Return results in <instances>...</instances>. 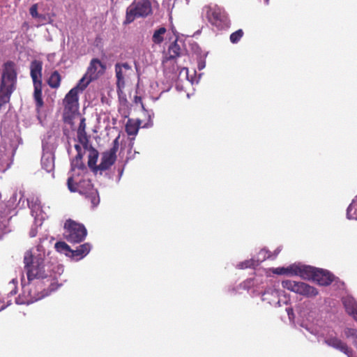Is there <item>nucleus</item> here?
Segmentation results:
<instances>
[{
	"label": "nucleus",
	"instance_id": "f257e3e1",
	"mask_svg": "<svg viewBox=\"0 0 357 357\" xmlns=\"http://www.w3.org/2000/svg\"><path fill=\"white\" fill-rule=\"evenodd\" d=\"M58 287L55 279L38 280L34 282L29 281L22 286V292L17 298V303L29 305L48 296Z\"/></svg>",
	"mask_w": 357,
	"mask_h": 357
},
{
	"label": "nucleus",
	"instance_id": "f03ea898",
	"mask_svg": "<svg viewBox=\"0 0 357 357\" xmlns=\"http://www.w3.org/2000/svg\"><path fill=\"white\" fill-rule=\"evenodd\" d=\"M17 68L13 61H7L2 65L0 77V111L10 102L12 93L16 89Z\"/></svg>",
	"mask_w": 357,
	"mask_h": 357
},
{
	"label": "nucleus",
	"instance_id": "7ed1b4c3",
	"mask_svg": "<svg viewBox=\"0 0 357 357\" xmlns=\"http://www.w3.org/2000/svg\"><path fill=\"white\" fill-rule=\"evenodd\" d=\"M24 264L29 281L34 279H54L52 276L50 266L45 264L41 255L35 256L31 251H26L24 256Z\"/></svg>",
	"mask_w": 357,
	"mask_h": 357
},
{
	"label": "nucleus",
	"instance_id": "20e7f679",
	"mask_svg": "<svg viewBox=\"0 0 357 357\" xmlns=\"http://www.w3.org/2000/svg\"><path fill=\"white\" fill-rule=\"evenodd\" d=\"M67 185L70 192H79L90 201L92 208H95L99 204L100 197L98 190L94 188L89 178H82L77 181L73 176H70L68 178Z\"/></svg>",
	"mask_w": 357,
	"mask_h": 357
},
{
	"label": "nucleus",
	"instance_id": "39448f33",
	"mask_svg": "<svg viewBox=\"0 0 357 357\" xmlns=\"http://www.w3.org/2000/svg\"><path fill=\"white\" fill-rule=\"evenodd\" d=\"M43 62L35 59L30 64V75L33 81L34 92L33 98L38 108L43 106L42 97L43 82H42Z\"/></svg>",
	"mask_w": 357,
	"mask_h": 357
},
{
	"label": "nucleus",
	"instance_id": "423d86ee",
	"mask_svg": "<svg viewBox=\"0 0 357 357\" xmlns=\"http://www.w3.org/2000/svg\"><path fill=\"white\" fill-rule=\"evenodd\" d=\"M152 13L151 0H134L127 8L124 24L132 23L136 18L146 17Z\"/></svg>",
	"mask_w": 357,
	"mask_h": 357
},
{
	"label": "nucleus",
	"instance_id": "0eeeda50",
	"mask_svg": "<svg viewBox=\"0 0 357 357\" xmlns=\"http://www.w3.org/2000/svg\"><path fill=\"white\" fill-rule=\"evenodd\" d=\"M63 230L65 239L70 243H81L87 235V230L84 225L71 219L65 222Z\"/></svg>",
	"mask_w": 357,
	"mask_h": 357
},
{
	"label": "nucleus",
	"instance_id": "6e6552de",
	"mask_svg": "<svg viewBox=\"0 0 357 357\" xmlns=\"http://www.w3.org/2000/svg\"><path fill=\"white\" fill-rule=\"evenodd\" d=\"M206 17L208 21L218 29L228 28L230 20L224 8L214 5L206 7Z\"/></svg>",
	"mask_w": 357,
	"mask_h": 357
},
{
	"label": "nucleus",
	"instance_id": "1a4fd4ad",
	"mask_svg": "<svg viewBox=\"0 0 357 357\" xmlns=\"http://www.w3.org/2000/svg\"><path fill=\"white\" fill-rule=\"evenodd\" d=\"M63 104L64 106V121L71 123L72 117L79 109V96L76 89H71L66 95Z\"/></svg>",
	"mask_w": 357,
	"mask_h": 357
},
{
	"label": "nucleus",
	"instance_id": "9d476101",
	"mask_svg": "<svg viewBox=\"0 0 357 357\" xmlns=\"http://www.w3.org/2000/svg\"><path fill=\"white\" fill-rule=\"evenodd\" d=\"M282 287L307 298L314 297L319 294L315 287L303 282L287 280L282 282Z\"/></svg>",
	"mask_w": 357,
	"mask_h": 357
},
{
	"label": "nucleus",
	"instance_id": "9b49d317",
	"mask_svg": "<svg viewBox=\"0 0 357 357\" xmlns=\"http://www.w3.org/2000/svg\"><path fill=\"white\" fill-rule=\"evenodd\" d=\"M119 137H117L112 143V147L107 151L102 153L100 163L97 168L101 174L102 171L109 169L116 160V152L119 147Z\"/></svg>",
	"mask_w": 357,
	"mask_h": 357
},
{
	"label": "nucleus",
	"instance_id": "f8f14e48",
	"mask_svg": "<svg viewBox=\"0 0 357 357\" xmlns=\"http://www.w3.org/2000/svg\"><path fill=\"white\" fill-rule=\"evenodd\" d=\"M106 65L99 59L93 58L89 63L86 74L91 78V79L96 80L104 75Z\"/></svg>",
	"mask_w": 357,
	"mask_h": 357
},
{
	"label": "nucleus",
	"instance_id": "ddd939ff",
	"mask_svg": "<svg viewBox=\"0 0 357 357\" xmlns=\"http://www.w3.org/2000/svg\"><path fill=\"white\" fill-rule=\"evenodd\" d=\"M131 66L128 63H116L115 65V73L116 77V87L118 91H122L125 87L126 71H131Z\"/></svg>",
	"mask_w": 357,
	"mask_h": 357
},
{
	"label": "nucleus",
	"instance_id": "4468645a",
	"mask_svg": "<svg viewBox=\"0 0 357 357\" xmlns=\"http://www.w3.org/2000/svg\"><path fill=\"white\" fill-rule=\"evenodd\" d=\"M184 56L183 51L177 40L172 43L168 48V55L162 60V66H167L169 63H175L176 58Z\"/></svg>",
	"mask_w": 357,
	"mask_h": 357
},
{
	"label": "nucleus",
	"instance_id": "2eb2a0df",
	"mask_svg": "<svg viewBox=\"0 0 357 357\" xmlns=\"http://www.w3.org/2000/svg\"><path fill=\"white\" fill-rule=\"evenodd\" d=\"M324 342L329 347L337 349L345 354L348 357H352V349L347 344L337 337H328L325 339Z\"/></svg>",
	"mask_w": 357,
	"mask_h": 357
},
{
	"label": "nucleus",
	"instance_id": "dca6fc26",
	"mask_svg": "<svg viewBox=\"0 0 357 357\" xmlns=\"http://www.w3.org/2000/svg\"><path fill=\"white\" fill-rule=\"evenodd\" d=\"M335 276L328 271L317 268L312 280L321 286H328L334 280Z\"/></svg>",
	"mask_w": 357,
	"mask_h": 357
},
{
	"label": "nucleus",
	"instance_id": "f3484780",
	"mask_svg": "<svg viewBox=\"0 0 357 357\" xmlns=\"http://www.w3.org/2000/svg\"><path fill=\"white\" fill-rule=\"evenodd\" d=\"M86 119L82 117L77 130V137L83 148H86L87 144L89 143V137L86 134Z\"/></svg>",
	"mask_w": 357,
	"mask_h": 357
},
{
	"label": "nucleus",
	"instance_id": "a211bd4d",
	"mask_svg": "<svg viewBox=\"0 0 357 357\" xmlns=\"http://www.w3.org/2000/svg\"><path fill=\"white\" fill-rule=\"evenodd\" d=\"M84 151H88L89 155H88V166L93 169V171L96 173H97L99 169H98L96 165L98 158V151L93 148L91 145L89 144V143L87 144V146L86 148H83Z\"/></svg>",
	"mask_w": 357,
	"mask_h": 357
},
{
	"label": "nucleus",
	"instance_id": "6ab92c4d",
	"mask_svg": "<svg viewBox=\"0 0 357 357\" xmlns=\"http://www.w3.org/2000/svg\"><path fill=\"white\" fill-rule=\"evenodd\" d=\"M91 249V245L89 243L78 246L76 250H72L70 258L79 261L86 257Z\"/></svg>",
	"mask_w": 357,
	"mask_h": 357
},
{
	"label": "nucleus",
	"instance_id": "aec40b11",
	"mask_svg": "<svg viewBox=\"0 0 357 357\" xmlns=\"http://www.w3.org/2000/svg\"><path fill=\"white\" fill-rule=\"evenodd\" d=\"M142 121L139 119H128L126 124V132L129 136L134 137L137 135Z\"/></svg>",
	"mask_w": 357,
	"mask_h": 357
},
{
	"label": "nucleus",
	"instance_id": "412c9836",
	"mask_svg": "<svg viewBox=\"0 0 357 357\" xmlns=\"http://www.w3.org/2000/svg\"><path fill=\"white\" fill-rule=\"evenodd\" d=\"M279 296L278 291L275 288L266 289L261 295L263 301H267L268 303L272 304L275 303Z\"/></svg>",
	"mask_w": 357,
	"mask_h": 357
},
{
	"label": "nucleus",
	"instance_id": "4be33fe9",
	"mask_svg": "<svg viewBox=\"0 0 357 357\" xmlns=\"http://www.w3.org/2000/svg\"><path fill=\"white\" fill-rule=\"evenodd\" d=\"M316 269L317 268L310 266L301 264L298 276L304 280H312Z\"/></svg>",
	"mask_w": 357,
	"mask_h": 357
},
{
	"label": "nucleus",
	"instance_id": "5701e85b",
	"mask_svg": "<svg viewBox=\"0 0 357 357\" xmlns=\"http://www.w3.org/2000/svg\"><path fill=\"white\" fill-rule=\"evenodd\" d=\"M9 223L10 218L3 216L0 218V241L3 238L4 235L11 231Z\"/></svg>",
	"mask_w": 357,
	"mask_h": 357
},
{
	"label": "nucleus",
	"instance_id": "b1692460",
	"mask_svg": "<svg viewBox=\"0 0 357 357\" xmlns=\"http://www.w3.org/2000/svg\"><path fill=\"white\" fill-rule=\"evenodd\" d=\"M61 77L57 70H54L47 80L48 85L52 89H57L61 84Z\"/></svg>",
	"mask_w": 357,
	"mask_h": 357
},
{
	"label": "nucleus",
	"instance_id": "393cba45",
	"mask_svg": "<svg viewBox=\"0 0 357 357\" xmlns=\"http://www.w3.org/2000/svg\"><path fill=\"white\" fill-rule=\"evenodd\" d=\"M163 68H164L165 73H167V74H174V73H176L179 70H180V73L182 71H185V73H188V68H185V67L181 68V67H180L178 65L177 61H176V59H175V63H169L167 65V66H163Z\"/></svg>",
	"mask_w": 357,
	"mask_h": 357
},
{
	"label": "nucleus",
	"instance_id": "a878e982",
	"mask_svg": "<svg viewBox=\"0 0 357 357\" xmlns=\"http://www.w3.org/2000/svg\"><path fill=\"white\" fill-rule=\"evenodd\" d=\"M167 32L165 27H160L156 29L152 36V41L154 44L160 45L164 40V35Z\"/></svg>",
	"mask_w": 357,
	"mask_h": 357
},
{
	"label": "nucleus",
	"instance_id": "bb28decb",
	"mask_svg": "<svg viewBox=\"0 0 357 357\" xmlns=\"http://www.w3.org/2000/svg\"><path fill=\"white\" fill-rule=\"evenodd\" d=\"M54 248L57 252L64 254L66 256L70 257L72 249L66 242H56L55 243Z\"/></svg>",
	"mask_w": 357,
	"mask_h": 357
},
{
	"label": "nucleus",
	"instance_id": "cd10ccee",
	"mask_svg": "<svg viewBox=\"0 0 357 357\" xmlns=\"http://www.w3.org/2000/svg\"><path fill=\"white\" fill-rule=\"evenodd\" d=\"M92 81L93 80L91 79V78L85 73L77 84L73 89H76L77 93H79V91H83Z\"/></svg>",
	"mask_w": 357,
	"mask_h": 357
},
{
	"label": "nucleus",
	"instance_id": "c85d7f7f",
	"mask_svg": "<svg viewBox=\"0 0 357 357\" xmlns=\"http://www.w3.org/2000/svg\"><path fill=\"white\" fill-rule=\"evenodd\" d=\"M83 155L84 153H79L76 155L75 158L71 162L72 170H75V169H85V165L82 161Z\"/></svg>",
	"mask_w": 357,
	"mask_h": 357
},
{
	"label": "nucleus",
	"instance_id": "c756f323",
	"mask_svg": "<svg viewBox=\"0 0 357 357\" xmlns=\"http://www.w3.org/2000/svg\"><path fill=\"white\" fill-rule=\"evenodd\" d=\"M243 35L244 32L242 29H238L235 32L232 33L229 36L231 43L234 44L237 43L238 42H239V40L241 39Z\"/></svg>",
	"mask_w": 357,
	"mask_h": 357
},
{
	"label": "nucleus",
	"instance_id": "7c9ffc66",
	"mask_svg": "<svg viewBox=\"0 0 357 357\" xmlns=\"http://www.w3.org/2000/svg\"><path fill=\"white\" fill-rule=\"evenodd\" d=\"M42 167L47 172H50L54 169V162L52 159L50 158H43L42 159Z\"/></svg>",
	"mask_w": 357,
	"mask_h": 357
},
{
	"label": "nucleus",
	"instance_id": "2f4dec72",
	"mask_svg": "<svg viewBox=\"0 0 357 357\" xmlns=\"http://www.w3.org/2000/svg\"><path fill=\"white\" fill-rule=\"evenodd\" d=\"M301 264H291L287 267L288 275H298Z\"/></svg>",
	"mask_w": 357,
	"mask_h": 357
},
{
	"label": "nucleus",
	"instance_id": "473e14b6",
	"mask_svg": "<svg viewBox=\"0 0 357 357\" xmlns=\"http://www.w3.org/2000/svg\"><path fill=\"white\" fill-rule=\"evenodd\" d=\"M273 272L278 275H288L287 267V268H284V267L276 268L273 271Z\"/></svg>",
	"mask_w": 357,
	"mask_h": 357
},
{
	"label": "nucleus",
	"instance_id": "72a5a7b5",
	"mask_svg": "<svg viewBox=\"0 0 357 357\" xmlns=\"http://www.w3.org/2000/svg\"><path fill=\"white\" fill-rule=\"evenodd\" d=\"M29 13L33 17L36 18V17H39L38 13L37 4H33V6H31V7L29 9Z\"/></svg>",
	"mask_w": 357,
	"mask_h": 357
},
{
	"label": "nucleus",
	"instance_id": "f704fd0d",
	"mask_svg": "<svg viewBox=\"0 0 357 357\" xmlns=\"http://www.w3.org/2000/svg\"><path fill=\"white\" fill-rule=\"evenodd\" d=\"M354 210L355 211H357V197L353 199L352 202L350 204V205L348 207V213Z\"/></svg>",
	"mask_w": 357,
	"mask_h": 357
},
{
	"label": "nucleus",
	"instance_id": "c9c22d12",
	"mask_svg": "<svg viewBox=\"0 0 357 357\" xmlns=\"http://www.w3.org/2000/svg\"><path fill=\"white\" fill-rule=\"evenodd\" d=\"M345 335L349 337V336H355L356 335V331L354 329H352V328H347V331H345Z\"/></svg>",
	"mask_w": 357,
	"mask_h": 357
},
{
	"label": "nucleus",
	"instance_id": "e433bc0d",
	"mask_svg": "<svg viewBox=\"0 0 357 357\" xmlns=\"http://www.w3.org/2000/svg\"><path fill=\"white\" fill-rule=\"evenodd\" d=\"M37 235V229L36 227L32 228L29 231L30 237H35Z\"/></svg>",
	"mask_w": 357,
	"mask_h": 357
},
{
	"label": "nucleus",
	"instance_id": "4c0bfd02",
	"mask_svg": "<svg viewBox=\"0 0 357 357\" xmlns=\"http://www.w3.org/2000/svg\"><path fill=\"white\" fill-rule=\"evenodd\" d=\"M268 251L265 249H263L260 251L259 252V255H264V259H265L266 258L268 259V258H271V255L270 254L268 255V256L266 257V255L268 254Z\"/></svg>",
	"mask_w": 357,
	"mask_h": 357
},
{
	"label": "nucleus",
	"instance_id": "58836bf2",
	"mask_svg": "<svg viewBox=\"0 0 357 357\" xmlns=\"http://www.w3.org/2000/svg\"><path fill=\"white\" fill-rule=\"evenodd\" d=\"M75 150L77 151V154H79V153H84V152H82V147L79 144H75Z\"/></svg>",
	"mask_w": 357,
	"mask_h": 357
},
{
	"label": "nucleus",
	"instance_id": "ea45409f",
	"mask_svg": "<svg viewBox=\"0 0 357 357\" xmlns=\"http://www.w3.org/2000/svg\"><path fill=\"white\" fill-rule=\"evenodd\" d=\"M352 313L354 314V319L357 320V310H356L355 311H353Z\"/></svg>",
	"mask_w": 357,
	"mask_h": 357
},
{
	"label": "nucleus",
	"instance_id": "a19ab883",
	"mask_svg": "<svg viewBox=\"0 0 357 357\" xmlns=\"http://www.w3.org/2000/svg\"><path fill=\"white\" fill-rule=\"evenodd\" d=\"M142 98L139 96H135V102H138V101L141 102Z\"/></svg>",
	"mask_w": 357,
	"mask_h": 357
},
{
	"label": "nucleus",
	"instance_id": "79ce46f5",
	"mask_svg": "<svg viewBox=\"0 0 357 357\" xmlns=\"http://www.w3.org/2000/svg\"><path fill=\"white\" fill-rule=\"evenodd\" d=\"M287 311L289 315L293 313V310L291 308L287 309Z\"/></svg>",
	"mask_w": 357,
	"mask_h": 357
},
{
	"label": "nucleus",
	"instance_id": "37998d69",
	"mask_svg": "<svg viewBox=\"0 0 357 357\" xmlns=\"http://www.w3.org/2000/svg\"><path fill=\"white\" fill-rule=\"evenodd\" d=\"M23 26H26L29 27V25H28V24H27L26 22H24V23L23 24Z\"/></svg>",
	"mask_w": 357,
	"mask_h": 357
},
{
	"label": "nucleus",
	"instance_id": "c03bdc74",
	"mask_svg": "<svg viewBox=\"0 0 357 357\" xmlns=\"http://www.w3.org/2000/svg\"><path fill=\"white\" fill-rule=\"evenodd\" d=\"M279 252H280V250H277L275 251V255H278Z\"/></svg>",
	"mask_w": 357,
	"mask_h": 357
}]
</instances>
